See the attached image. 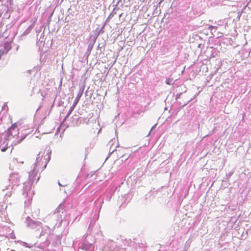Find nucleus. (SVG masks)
Returning a JSON list of instances; mask_svg holds the SVG:
<instances>
[{
    "label": "nucleus",
    "instance_id": "b1692460",
    "mask_svg": "<svg viewBox=\"0 0 251 251\" xmlns=\"http://www.w3.org/2000/svg\"><path fill=\"white\" fill-rule=\"evenodd\" d=\"M209 29H210L211 30H212L213 29H215V27L214 26L211 25L209 27Z\"/></svg>",
    "mask_w": 251,
    "mask_h": 251
},
{
    "label": "nucleus",
    "instance_id": "ddd939ff",
    "mask_svg": "<svg viewBox=\"0 0 251 251\" xmlns=\"http://www.w3.org/2000/svg\"><path fill=\"white\" fill-rule=\"evenodd\" d=\"M33 28V25H31L28 26V27L24 32V33L22 34V35H26L28 34Z\"/></svg>",
    "mask_w": 251,
    "mask_h": 251
},
{
    "label": "nucleus",
    "instance_id": "473e14b6",
    "mask_svg": "<svg viewBox=\"0 0 251 251\" xmlns=\"http://www.w3.org/2000/svg\"><path fill=\"white\" fill-rule=\"evenodd\" d=\"M63 220L61 219L60 221V224L62 222Z\"/></svg>",
    "mask_w": 251,
    "mask_h": 251
},
{
    "label": "nucleus",
    "instance_id": "a211bd4d",
    "mask_svg": "<svg viewBox=\"0 0 251 251\" xmlns=\"http://www.w3.org/2000/svg\"><path fill=\"white\" fill-rule=\"evenodd\" d=\"M125 243L129 247L132 246L134 245V243L132 242L130 240L125 241Z\"/></svg>",
    "mask_w": 251,
    "mask_h": 251
},
{
    "label": "nucleus",
    "instance_id": "6e6552de",
    "mask_svg": "<svg viewBox=\"0 0 251 251\" xmlns=\"http://www.w3.org/2000/svg\"><path fill=\"white\" fill-rule=\"evenodd\" d=\"M63 209V206L61 204H60L58 207L55 209V211L52 213L51 215V217L52 219H55L56 221H59V215L60 212V210H62Z\"/></svg>",
    "mask_w": 251,
    "mask_h": 251
},
{
    "label": "nucleus",
    "instance_id": "1a4fd4ad",
    "mask_svg": "<svg viewBox=\"0 0 251 251\" xmlns=\"http://www.w3.org/2000/svg\"><path fill=\"white\" fill-rule=\"evenodd\" d=\"M105 23L102 26L101 28L99 29V28H97L95 31V33L92 35L91 37L97 40V38L99 36L100 34H102L104 32L103 29L105 27Z\"/></svg>",
    "mask_w": 251,
    "mask_h": 251
},
{
    "label": "nucleus",
    "instance_id": "6ab92c4d",
    "mask_svg": "<svg viewBox=\"0 0 251 251\" xmlns=\"http://www.w3.org/2000/svg\"><path fill=\"white\" fill-rule=\"evenodd\" d=\"M50 159V156L48 157V159H44V160H45V165H44V167L43 168H42V170H43L45 168H46V166L47 165V164L49 162Z\"/></svg>",
    "mask_w": 251,
    "mask_h": 251
},
{
    "label": "nucleus",
    "instance_id": "f8f14e48",
    "mask_svg": "<svg viewBox=\"0 0 251 251\" xmlns=\"http://www.w3.org/2000/svg\"><path fill=\"white\" fill-rule=\"evenodd\" d=\"M13 0H0V1L2 5L8 6L9 5H11L13 4Z\"/></svg>",
    "mask_w": 251,
    "mask_h": 251
},
{
    "label": "nucleus",
    "instance_id": "c85d7f7f",
    "mask_svg": "<svg viewBox=\"0 0 251 251\" xmlns=\"http://www.w3.org/2000/svg\"><path fill=\"white\" fill-rule=\"evenodd\" d=\"M121 158H122L121 161H122V162H123V161H124V156H122L121 157ZM126 159H127V158L125 159V161H126Z\"/></svg>",
    "mask_w": 251,
    "mask_h": 251
},
{
    "label": "nucleus",
    "instance_id": "423d86ee",
    "mask_svg": "<svg viewBox=\"0 0 251 251\" xmlns=\"http://www.w3.org/2000/svg\"><path fill=\"white\" fill-rule=\"evenodd\" d=\"M9 179L10 185L6 187V190H12L14 189V186H18L19 185L20 177L18 174L13 173L11 174Z\"/></svg>",
    "mask_w": 251,
    "mask_h": 251
},
{
    "label": "nucleus",
    "instance_id": "2f4dec72",
    "mask_svg": "<svg viewBox=\"0 0 251 251\" xmlns=\"http://www.w3.org/2000/svg\"><path fill=\"white\" fill-rule=\"evenodd\" d=\"M19 46H17V48H16V50L17 51L18 50V49H19Z\"/></svg>",
    "mask_w": 251,
    "mask_h": 251
},
{
    "label": "nucleus",
    "instance_id": "412c9836",
    "mask_svg": "<svg viewBox=\"0 0 251 251\" xmlns=\"http://www.w3.org/2000/svg\"><path fill=\"white\" fill-rule=\"evenodd\" d=\"M4 54H6L5 51L2 49L0 50V59L1 58V56Z\"/></svg>",
    "mask_w": 251,
    "mask_h": 251
},
{
    "label": "nucleus",
    "instance_id": "393cba45",
    "mask_svg": "<svg viewBox=\"0 0 251 251\" xmlns=\"http://www.w3.org/2000/svg\"><path fill=\"white\" fill-rule=\"evenodd\" d=\"M157 124H155L153 126H152L151 129V131L150 132V133L151 132V130H153L154 128H155Z\"/></svg>",
    "mask_w": 251,
    "mask_h": 251
},
{
    "label": "nucleus",
    "instance_id": "f257e3e1",
    "mask_svg": "<svg viewBox=\"0 0 251 251\" xmlns=\"http://www.w3.org/2000/svg\"><path fill=\"white\" fill-rule=\"evenodd\" d=\"M25 223L28 227L35 230V236L40 240V242L43 244V247L49 246L50 236V229L49 226L42 227L41 222L34 221L29 216L26 218Z\"/></svg>",
    "mask_w": 251,
    "mask_h": 251
},
{
    "label": "nucleus",
    "instance_id": "7ed1b4c3",
    "mask_svg": "<svg viewBox=\"0 0 251 251\" xmlns=\"http://www.w3.org/2000/svg\"><path fill=\"white\" fill-rule=\"evenodd\" d=\"M42 158H40V154L38 155L36 158V162L34 164L33 169L32 171L29 173V178L30 181L25 182L23 183V195L26 197L30 196L32 195V192L31 191L32 183L31 181H33L34 176L37 175V168L41 166V162Z\"/></svg>",
    "mask_w": 251,
    "mask_h": 251
},
{
    "label": "nucleus",
    "instance_id": "39448f33",
    "mask_svg": "<svg viewBox=\"0 0 251 251\" xmlns=\"http://www.w3.org/2000/svg\"><path fill=\"white\" fill-rule=\"evenodd\" d=\"M84 87H85L84 85H82V86L79 87V90L78 93L74 101L73 105L70 107L68 112L67 113L65 117L63 119V122L64 121H65L66 120V119L69 117V116L72 113V111L74 110L76 104L78 103L80 98L81 97V96L83 93Z\"/></svg>",
    "mask_w": 251,
    "mask_h": 251
},
{
    "label": "nucleus",
    "instance_id": "5701e85b",
    "mask_svg": "<svg viewBox=\"0 0 251 251\" xmlns=\"http://www.w3.org/2000/svg\"><path fill=\"white\" fill-rule=\"evenodd\" d=\"M182 94V93H179L177 94L176 95V100H177L178 99H179Z\"/></svg>",
    "mask_w": 251,
    "mask_h": 251
},
{
    "label": "nucleus",
    "instance_id": "20e7f679",
    "mask_svg": "<svg viewBox=\"0 0 251 251\" xmlns=\"http://www.w3.org/2000/svg\"><path fill=\"white\" fill-rule=\"evenodd\" d=\"M95 239L90 234L84 235L82 242L79 246V248L85 251H93L95 248L94 243Z\"/></svg>",
    "mask_w": 251,
    "mask_h": 251
},
{
    "label": "nucleus",
    "instance_id": "9b49d317",
    "mask_svg": "<svg viewBox=\"0 0 251 251\" xmlns=\"http://www.w3.org/2000/svg\"><path fill=\"white\" fill-rule=\"evenodd\" d=\"M11 49V45L10 43L6 42L4 44V50L5 51L6 53H7L9 50H10Z\"/></svg>",
    "mask_w": 251,
    "mask_h": 251
},
{
    "label": "nucleus",
    "instance_id": "a878e982",
    "mask_svg": "<svg viewBox=\"0 0 251 251\" xmlns=\"http://www.w3.org/2000/svg\"><path fill=\"white\" fill-rule=\"evenodd\" d=\"M116 8H114L111 13H112V15H114L116 14V12L115 11Z\"/></svg>",
    "mask_w": 251,
    "mask_h": 251
},
{
    "label": "nucleus",
    "instance_id": "2eb2a0df",
    "mask_svg": "<svg viewBox=\"0 0 251 251\" xmlns=\"http://www.w3.org/2000/svg\"><path fill=\"white\" fill-rule=\"evenodd\" d=\"M109 144L110 145V151H112L110 153V154L112 153L114 151H115L116 150V149H114L113 148V140H111L109 142Z\"/></svg>",
    "mask_w": 251,
    "mask_h": 251
},
{
    "label": "nucleus",
    "instance_id": "aec40b11",
    "mask_svg": "<svg viewBox=\"0 0 251 251\" xmlns=\"http://www.w3.org/2000/svg\"><path fill=\"white\" fill-rule=\"evenodd\" d=\"M91 51L92 50H89L87 49V51L84 54V56H85L86 58H88L89 57V56L90 55Z\"/></svg>",
    "mask_w": 251,
    "mask_h": 251
},
{
    "label": "nucleus",
    "instance_id": "bb28decb",
    "mask_svg": "<svg viewBox=\"0 0 251 251\" xmlns=\"http://www.w3.org/2000/svg\"><path fill=\"white\" fill-rule=\"evenodd\" d=\"M6 149H6V148H5V147H3V148H1V151L2 152H4V151H6Z\"/></svg>",
    "mask_w": 251,
    "mask_h": 251
},
{
    "label": "nucleus",
    "instance_id": "9d476101",
    "mask_svg": "<svg viewBox=\"0 0 251 251\" xmlns=\"http://www.w3.org/2000/svg\"><path fill=\"white\" fill-rule=\"evenodd\" d=\"M97 40H95V39L92 38V37H90V41L88 42V46L87 48V50H92L94 44L96 43Z\"/></svg>",
    "mask_w": 251,
    "mask_h": 251
},
{
    "label": "nucleus",
    "instance_id": "0eeeda50",
    "mask_svg": "<svg viewBox=\"0 0 251 251\" xmlns=\"http://www.w3.org/2000/svg\"><path fill=\"white\" fill-rule=\"evenodd\" d=\"M115 247L116 245L114 242L112 240H108L104 245L101 250L103 251H114L115 249Z\"/></svg>",
    "mask_w": 251,
    "mask_h": 251
},
{
    "label": "nucleus",
    "instance_id": "f3484780",
    "mask_svg": "<svg viewBox=\"0 0 251 251\" xmlns=\"http://www.w3.org/2000/svg\"><path fill=\"white\" fill-rule=\"evenodd\" d=\"M165 83L168 85H173L174 83L173 79L171 78H167L165 81Z\"/></svg>",
    "mask_w": 251,
    "mask_h": 251
},
{
    "label": "nucleus",
    "instance_id": "7c9ffc66",
    "mask_svg": "<svg viewBox=\"0 0 251 251\" xmlns=\"http://www.w3.org/2000/svg\"><path fill=\"white\" fill-rule=\"evenodd\" d=\"M58 185H59V186H63V185H62L61 184V183H60L59 182H58Z\"/></svg>",
    "mask_w": 251,
    "mask_h": 251
},
{
    "label": "nucleus",
    "instance_id": "4468645a",
    "mask_svg": "<svg viewBox=\"0 0 251 251\" xmlns=\"http://www.w3.org/2000/svg\"><path fill=\"white\" fill-rule=\"evenodd\" d=\"M106 43L105 41H103L102 43H99L97 47V50H101L102 48L104 49Z\"/></svg>",
    "mask_w": 251,
    "mask_h": 251
},
{
    "label": "nucleus",
    "instance_id": "cd10ccee",
    "mask_svg": "<svg viewBox=\"0 0 251 251\" xmlns=\"http://www.w3.org/2000/svg\"><path fill=\"white\" fill-rule=\"evenodd\" d=\"M91 226H92V223H91L90 224L89 226L88 229V232H90V230Z\"/></svg>",
    "mask_w": 251,
    "mask_h": 251
},
{
    "label": "nucleus",
    "instance_id": "f03ea898",
    "mask_svg": "<svg viewBox=\"0 0 251 251\" xmlns=\"http://www.w3.org/2000/svg\"><path fill=\"white\" fill-rule=\"evenodd\" d=\"M17 126L15 124H13L10 128L8 129V131L6 134L5 140L8 141H11V146H16L18 144L22 142L26 137L29 134L30 132L28 129H24L22 130L21 135L19 136V133L17 130H15Z\"/></svg>",
    "mask_w": 251,
    "mask_h": 251
},
{
    "label": "nucleus",
    "instance_id": "4be33fe9",
    "mask_svg": "<svg viewBox=\"0 0 251 251\" xmlns=\"http://www.w3.org/2000/svg\"><path fill=\"white\" fill-rule=\"evenodd\" d=\"M113 17V15H112V13H110V15H109L108 17L107 18L105 23L106 24V23L108 22L109 21V20Z\"/></svg>",
    "mask_w": 251,
    "mask_h": 251
},
{
    "label": "nucleus",
    "instance_id": "dca6fc26",
    "mask_svg": "<svg viewBox=\"0 0 251 251\" xmlns=\"http://www.w3.org/2000/svg\"><path fill=\"white\" fill-rule=\"evenodd\" d=\"M20 243L22 246L29 248L33 246L32 244L29 245L28 243L23 241H20Z\"/></svg>",
    "mask_w": 251,
    "mask_h": 251
},
{
    "label": "nucleus",
    "instance_id": "c756f323",
    "mask_svg": "<svg viewBox=\"0 0 251 251\" xmlns=\"http://www.w3.org/2000/svg\"><path fill=\"white\" fill-rule=\"evenodd\" d=\"M5 196H8V197H10L11 196V194H9L8 193H6L5 194Z\"/></svg>",
    "mask_w": 251,
    "mask_h": 251
}]
</instances>
